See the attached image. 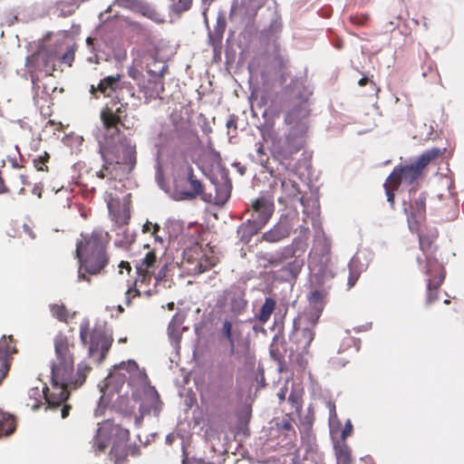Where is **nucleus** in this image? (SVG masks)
<instances>
[{
    "mask_svg": "<svg viewBox=\"0 0 464 464\" xmlns=\"http://www.w3.org/2000/svg\"><path fill=\"white\" fill-rule=\"evenodd\" d=\"M74 336L59 332L53 338L54 359L51 361V382L54 388L76 390L86 380L91 367L84 362L77 364L74 372Z\"/></svg>",
    "mask_w": 464,
    "mask_h": 464,
    "instance_id": "1",
    "label": "nucleus"
},
{
    "mask_svg": "<svg viewBox=\"0 0 464 464\" xmlns=\"http://www.w3.org/2000/svg\"><path fill=\"white\" fill-rule=\"evenodd\" d=\"M258 130L263 140L270 142L269 150L272 158L285 169H289L294 155L304 149L306 135L290 129L280 135L276 132L273 125L267 123L261 125Z\"/></svg>",
    "mask_w": 464,
    "mask_h": 464,
    "instance_id": "2",
    "label": "nucleus"
},
{
    "mask_svg": "<svg viewBox=\"0 0 464 464\" xmlns=\"http://www.w3.org/2000/svg\"><path fill=\"white\" fill-rule=\"evenodd\" d=\"M100 237L101 234L93 231L91 237H84V241L81 240L76 244L75 255L79 263V280L90 282L86 275H97L108 264L106 250Z\"/></svg>",
    "mask_w": 464,
    "mask_h": 464,
    "instance_id": "3",
    "label": "nucleus"
},
{
    "mask_svg": "<svg viewBox=\"0 0 464 464\" xmlns=\"http://www.w3.org/2000/svg\"><path fill=\"white\" fill-rule=\"evenodd\" d=\"M80 340L88 348V356L97 364L106 358L113 343L112 329L105 321H97L90 332L88 318L80 324Z\"/></svg>",
    "mask_w": 464,
    "mask_h": 464,
    "instance_id": "4",
    "label": "nucleus"
},
{
    "mask_svg": "<svg viewBox=\"0 0 464 464\" xmlns=\"http://www.w3.org/2000/svg\"><path fill=\"white\" fill-rule=\"evenodd\" d=\"M121 370H125L130 374H139L144 382V387L146 385H150L148 383L147 374L140 371L136 361L132 359H130L127 362L122 361L120 363L113 365V370L109 372L102 384L99 385L100 392H102L99 399V407H105L111 400V396L114 393L120 392L126 381L125 373L120 372Z\"/></svg>",
    "mask_w": 464,
    "mask_h": 464,
    "instance_id": "5",
    "label": "nucleus"
},
{
    "mask_svg": "<svg viewBox=\"0 0 464 464\" xmlns=\"http://www.w3.org/2000/svg\"><path fill=\"white\" fill-rule=\"evenodd\" d=\"M427 197L426 191L418 193L415 188H411L408 191V198L402 199L403 213L411 231L417 230L419 225L426 219Z\"/></svg>",
    "mask_w": 464,
    "mask_h": 464,
    "instance_id": "6",
    "label": "nucleus"
},
{
    "mask_svg": "<svg viewBox=\"0 0 464 464\" xmlns=\"http://www.w3.org/2000/svg\"><path fill=\"white\" fill-rule=\"evenodd\" d=\"M146 68L148 78L146 82H139L140 91L147 99L160 98V94L164 92L163 76L168 69V64L166 62L152 57V61L147 64Z\"/></svg>",
    "mask_w": 464,
    "mask_h": 464,
    "instance_id": "7",
    "label": "nucleus"
},
{
    "mask_svg": "<svg viewBox=\"0 0 464 464\" xmlns=\"http://www.w3.org/2000/svg\"><path fill=\"white\" fill-rule=\"evenodd\" d=\"M285 108L284 122L290 130L306 135L311 114L310 102H281Z\"/></svg>",
    "mask_w": 464,
    "mask_h": 464,
    "instance_id": "8",
    "label": "nucleus"
},
{
    "mask_svg": "<svg viewBox=\"0 0 464 464\" xmlns=\"http://www.w3.org/2000/svg\"><path fill=\"white\" fill-rule=\"evenodd\" d=\"M53 32H47L37 42H34L35 50L31 53V68L34 67L43 70L46 74H51L54 69V63L57 59L56 51L48 48L44 43L53 36Z\"/></svg>",
    "mask_w": 464,
    "mask_h": 464,
    "instance_id": "9",
    "label": "nucleus"
},
{
    "mask_svg": "<svg viewBox=\"0 0 464 464\" xmlns=\"http://www.w3.org/2000/svg\"><path fill=\"white\" fill-rule=\"evenodd\" d=\"M314 89L305 76H295L279 93L281 102H310Z\"/></svg>",
    "mask_w": 464,
    "mask_h": 464,
    "instance_id": "10",
    "label": "nucleus"
},
{
    "mask_svg": "<svg viewBox=\"0 0 464 464\" xmlns=\"http://www.w3.org/2000/svg\"><path fill=\"white\" fill-rule=\"evenodd\" d=\"M119 443L126 442L130 438V431L120 424H115L110 420L103 421L96 430L94 435V445L99 451H103L109 445L110 440Z\"/></svg>",
    "mask_w": 464,
    "mask_h": 464,
    "instance_id": "11",
    "label": "nucleus"
},
{
    "mask_svg": "<svg viewBox=\"0 0 464 464\" xmlns=\"http://www.w3.org/2000/svg\"><path fill=\"white\" fill-rule=\"evenodd\" d=\"M111 105H116L117 103H121L120 107H117L115 110L112 107H110L109 104L106 105L105 109L101 112V120L104 126V128L108 130H112L111 135L119 134L120 129L118 125L121 124L122 127L129 129L130 127L126 124V106L128 103L123 105L121 102L120 94L117 93L115 98H112L111 101Z\"/></svg>",
    "mask_w": 464,
    "mask_h": 464,
    "instance_id": "12",
    "label": "nucleus"
},
{
    "mask_svg": "<svg viewBox=\"0 0 464 464\" xmlns=\"http://www.w3.org/2000/svg\"><path fill=\"white\" fill-rule=\"evenodd\" d=\"M59 389H60V391L57 393H49V392H48L49 389L45 385L42 390L44 401L42 402L41 401L34 398V402L33 404H31V410L37 411L41 408L42 405L44 406L45 411L48 409L55 410V409L59 408L60 406H63L62 410H61V416L63 419H65L69 415V412L71 410V405H69L65 402L68 401V399L70 397V392L72 390L71 389L63 390V388H59Z\"/></svg>",
    "mask_w": 464,
    "mask_h": 464,
    "instance_id": "13",
    "label": "nucleus"
},
{
    "mask_svg": "<svg viewBox=\"0 0 464 464\" xmlns=\"http://www.w3.org/2000/svg\"><path fill=\"white\" fill-rule=\"evenodd\" d=\"M293 331L289 334V340L295 347H291V352L298 353L296 361L302 365L304 355L308 354V348L314 339V332L311 327L298 328L296 319L293 321Z\"/></svg>",
    "mask_w": 464,
    "mask_h": 464,
    "instance_id": "14",
    "label": "nucleus"
},
{
    "mask_svg": "<svg viewBox=\"0 0 464 464\" xmlns=\"http://www.w3.org/2000/svg\"><path fill=\"white\" fill-rule=\"evenodd\" d=\"M425 274L430 276L427 280L426 304L429 305L438 299V288L445 278V271L438 260H427L424 266Z\"/></svg>",
    "mask_w": 464,
    "mask_h": 464,
    "instance_id": "15",
    "label": "nucleus"
},
{
    "mask_svg": "<svg viewBox=\"0 0 464 464\" xmlns=\"http://www.w3.org/2000/svg\"><path fill=\"white\" fill-rule=\"evenodd\" d=\"M423 169L417 161L414 160L411 164L396 166L386 179V183L397 187L401 182L412 184L422 174Z\"/></svg>",
    "mask_w": 464,
    "mask_h": 464,
    "instance_id": "16",
    "label": "nucleus"
},
{
    "mask_svg": "<svg viewBox=\"0 0 464 464\" xmlns=\"http://www.w3.org/2000/svg\"><path fill=\"white\" fill-rule=\"evenodd\" d=\"M143 396L140 404V415L135 416V423L139 425L144 415L153 412L155 416L159 415L161 409V401L160 399V394L155 389L154 386L146 385L143 388Z\"/></svg>",
    "mask_w": 464,
    "mask_h": 464,
    "instance_id": "17",
    "label": "nucleus"
},
{
    "mask_svg": "<svg viewBox=\"0 0 464 464\" xmlns=\"http://www.w3.org/2000/svg\"><path fill=\"white\" fill-rule=\"evenodd\" d=\"M118 150L122 156H115V162L119 165H125V174L129 175L134 169L137 163L136 143L130 139L123 137L119 140Z\"/></svg>",
    "mask_w": 464,
    "mask_h": 464,
    "instance_id": "18",
    "label": "nucleus"
},
{
    "mask_svg": "<svg viewBox=\"0 0 464 464\" xmlns=\"http://www.w3.org/2000/svg\"><path fill=\"white\" fill-rule=\"evenodd\" d=\"M203 14L206 15V11L203 12ZM204 21L208 28V43L212 47L214 55L220 54L223 35L227 27L226 16L222 12L218 14L213 32L209 29L207 16H205Z\"/></svg>",
    "mask_w": 464,
    "mask_h": 464,
    "instance_id": "19",
    "label": "nucleus"
},
{
    "mask_svg": "<svg viewBox=\"0 0 464 464\" xmlns=\"http://www.w3.org/2000/svg\"><path fill=\"white\" fill-rule=\"evenodd\" d=\"M304 260L301 257H295L293 260L283 265L278 270L271 272L274 280L280 283H295Z\"/></svg>",
    "mask_w": 464,
    "mask_h": 464,
    "instance_id": "20",
    "label": "nucleus"
},
{
    "mask_svg": "<svg viewBox=\"0 0 464 464\" xmlns=\"http://www.w3.org/2000/svg\"><path fill=\"white\" fill-rule=\"evenodd\" d=\"M16 353L17 350L13 336L3 335L0 339V385L7 376L13 360V354Z\"/></svg>",
    "mask_w": 464,
    "mask_h": 464,
    "instance_id": "21",
    "label": "nucleus"
},
{
    "mask_svg": "<svg viewBox=\"0 0 464 464\" xmlns=\"http://www.w3.org/2000/svg\"><path fill=\"white\" fill-rule=\"evenodd\" d=\"M292 229V219L286 215H282L273 227L263 233L262 240L267 243H278L288 237Z\"/></svg>",
    "mask_w": 464,
    "mask_h": 464,
    "instance_id": "22",
    "label": "nucleus"
},
{
    "mask_svg": "<svg viewBox=\"0 0 464 464\" xmlns=\"http://www.w3.org/2000/svg\"><path fill=\"white\" fill-rule=\"evenodd\" d=\"M252 207L253 213L250 218L266 226L275 210L273 200L267 197L260 196L253 201Z\"/></svg>",
    "mask_w": 464,
    "mask_h": 464,
    "instance_id": "23",
    "label": "nucleus"
},
{
    "mask_svg": "<svg viewBox=\"0 0 464 464\" xmlns=\"http://www.w3.org/2000/svg\"><path fill=\"white\" fill-rule=\"evenodd\" d=\"M113 5L139 13L154 21L158 19L159 14L146 0H114Z\"/></svg>",
    "mask_w": 464,
    "mask_h": 464,
    "instance_id": "24",
    "label": "nucleus"
},
{
    "mask_svg": "<svg viewBox=\"0 0 464 464\" xmlns=\"http://www.w3.org/2000/svg\"><path fill=\"white\" fill-rule=\"evenodd\" d=\"M187 180L190 189L177 190L173 196L175 200H191L203 193L202 183L195 177L193 168L190 165L187 167Z\"/></svg>",
    "mask_w": 464,
    "mask_h": 464,
    "instance_id": "25",
    "label": "nucleus"
},
{
    "mask_svg": "<svg viewBox=\"0 0 464 464\" xmlns=\"http://www.w3.org/2000/svg\"><path fill=\"white\" fill-rule=\"evenodd\" d=\"M265 227L257 220L252 218H247L245 222L240 224L236 231L237 234V245H247L252 237L258 234V232Z\"/></svg>",
    "mask_w": 464,
    "mask_h": 464,
    "instance_id": "26",
    "label": "nucleus"
},
{
    "mask_svg": "<svg viewBox=\"0 0 464 464\" xmlns=\"http://www.w3.org/2000/svg\"><path fill=\"white\" fill-rule=\"evenodd\" d=\"M210 180L215 188V204L223 206L231 195V180L227 173H222L219 179L218 178H211Z\"/></svg>",
    "mask_w": 464,
    "mask_h": 464,
    "instance_id": "27",
    "label": "nucleus"
},
{
    "mask_svg": "<svg viewBox=\"0 0 464 464\" xmlns=\"http://www.w3.org/2000/svg\"><path fill=\"white\" fill-rule=\"evenodd\" d=\"M156 261V253L154 250H150L143 258L140 259V263L136 264V273L139 276L142 277V281L150 279V273L149 272V269L155 266Z\"/></svg>",
    "mask_w": 464,
    "mask_h": 464,
    "instance_id": "28",
    "label": "nucleus"
},
{
    "mask_svg": "<svg viewBox=\"0 0 464 464\" xmlns=\"http://www.w3.org/2000/svg\"><path fill=\"white\" fill-rule=\"evenodd\" d=\"M120 74L115 76L109 75L100 81L97 85L99 92L102 93L106 97L114 98L113 93H117L118 86L120 85Z\"/></svg>",
    "mask_w": 464,
    "mask_h": 464,
    "instance_id": "29",
    "label": "nucleus"
},
{
    "mask_svg": "<svg viewBox=\"0 0 464 464\" xmlns=\"http://www.w3.org/2000/svg\"><path fill=\"white\" fill-rule=\"evenodd\" d=\"M16 428L14 415L0 410V437L9 436Z\"/></svg>",
    "mask_w": 464,
    "mask_h": 464,
    "instance_id": "30",
    "label": "nucleus"
},
{
    "mask_svg": "<svg viewBox=\"0 0 464 464\" xmlns=\"http://www.w3.org/2000/svg\"><path fill=\"white\" fill-rule=\"evenodd\" d=\"M247 304V301L245 298V294L243 291H235L232 293L230 296L229 305L232 313L236 314H240L243 311H245Z\"/></svg>",
    "mask_w": 464,
    "mask_h": 464,
    "instance_id": "31",
    "label": "nucleus"
},
{
    "mask_svg": "<svg viewBox=\"0 0 464 464\" xmlns=\"http://www.w3.org/2000/svg\"><path fill=\"white\" fill-rule=\"evenodd\" d=\"M368 266L369 262L363 253L354 255L348 264L349 271L358 272L359 275L364 272Z\"/></svg>",
    "mask_w": 464,
    "mask_h": 464,
    "instance_id": "32",
    "label": "nucleus"
},
{
    "mask_svg": "<svg viewBox=\"0 0 464 464\" xmlns=\"http://www.w3.org/2000/svg\"><path fill=\"white\" fill-rule=\"evenodd\" d=\"M334 450L338 463L351 464V450L345 441H342V444L335 443Z\"/></svg>",
    "mask_w": 464,
    "mask_h": 464,
    "instance_id": "33",
    "label": "nucleus"
},
{
    "mask_svg": "<svg viewBox=\"0 0 464 464\" xmlns=\"http://www.w3.org/2000/svg\"><path fill=\"white\" fill-rule=\"evenodd\" d=\"M445 148H431L430 150H427L417 158V164H419L420 168L424 169L430 160L436 159L438 156L442 154L445 151Z\"/></svg>",
    "mask_w": 464,
    "mask_h": 464,
    "instance_id": "34",
    "label": "nucleus"
},
{
    "mask_svg": "<svg viewBox=\"0 0 464 464\" xmlns=\"http://www.w3.org/2000/svg\"><path fill=\"white\" fill-rule=\"evenodd\" d=\"M276 305V303L273 298L266 297L263 304L259 309L258 314L256 315L257 319L261 323H266L274 312Z\"/></svg>",
    "mask_w": 464,
    "mask_h": 464,
    "instance_id": "35",
    "label": "nucleus"
},
{
    "mask_svg": "<svg viewBox=\"0 0 464 464\" xmlns=\"http://www.w3.org/2000/svg\"><path fill=\"white\" fill-rule=\"evenodd\" d=\"M110 454L111 455L112 458L115 459L117 464L123 463L124 461L127 460L128 457L127 445H123V443L113 441Z\"/></svg>",
    "mask_w": 464,
    "mask_h": 464,
    "instance_id": "36",
    "label": "nucleus"
},
{
    "mask_svg": "<svg viewBox=\"0 0 464 464\" xmlns=\"http://www.w3.org/2000/svg\"><path fill=\"white\" fill-rule=\"evenodd\" d=\"M169 13L179 15L191 8L193 0H169Z\"/></svg>",
    "mask_w": 464,
    "mask_h": 464,
    "instance_id": "37",
    "label": "nucleus"
},
{
    "mask_svg": "<svg viewBox=\"0 0 464 464\" xmlns=\"http://www.w3.org/2000/svg\"><path fill=\"white\" fill-rule=\"evenodd\" d=\"M155 169V181L159 188L165 192L169 189V184L165 179L163 167L160 159V155L158 154L156 157V163L154 166Z\"/></svg>",
    "mask_w": 464,
    "mask_h": 464,
    "instance_id": "38",
    "label": "nucleus"
},
{
    "mask_svg": "<svg viewBox=\"0 0 464 464\" xmlns=\"http://www.w3.org/2000/svg\"><path fill=\"white\" fill-rule=\"evenodd\" d=\"M221 334H222L223 337H225L227 340V342L229 343L230 354H234L235 353V343H236V341H235V338H234V335H233V324L227 319H225L223 321Z\"/></svg>",
    "mask_w": 464,
    "mask_h": 464,
    "instance_id": "39",
    "label": "nucleus"
},
{
    "mask_svg": "<svg viewBox=\"0 0 464 464\" xmlns=\"http://www.w3.org/2000/svg\"><path fill=\"white\" fill-rule=\"evenodd\" d=\"M334 277L333 273L326 267H320L314 275V285L324 286L325 282Z\"/></svg>",
    "mask_w": 464,
    "mask_h": 464,
    "instance_id": "40",
    "label": "nucleus"
},
{
    "mask_svg": "<svg viewBox=\"0 0 464 464\" xmlns=\"http://www.w3.org/2000/svg\"><path fill=\"white\" fill-rule=\"evenodd\" d=\"M50 311L53 317L57 318L61 322H66L68 317V312L64 304H50Z\"/></svg>",
    "mask_w": 464,
    "mask_h": 464,
    "instance_id": "41",
    "label": "nucleus"
},
{
    "mask_svg": "<svg viewBox=\"0 0 464 464\" xmlns=\"http://www.w3.org/2000/svg\"><path fill=\"white\" fill-rule=\"evenodd\" d=\"M49 158L50 156L45 150L44 151V154H39L34 158L33 155H31V160L38 171L47 170L48 168L45 163L48 161Z\"/></svg>",
    "mask_w": 464,
    "mask_h": 464,
    "instance_id": "42",
    "label": "nucleus"
},
{
    "mask_svg": "<svg viewBox=\"0 0 464 464\" xmlns=\"http://www.w3.org/2000/svg\"><path fill=\"white\" fill-rule=\"evenodd\" d=\"M76 51L75 44H71L67 47L66 52L58 58L60 63L66 64L68 66H72L74 61V53Z\"/></svg>",
    "mask_w": 464,
    "mask_h": 464,
    "instance_id": "43",
    "label": "nucleus"
},
{
    "mask_svg": "<svg viewBox=\"0 0 464 464\" xmlns=\"http://www.w3.org/2000/svg\"><path fill=\"white\" fill-rule=\"evenodd\" d=\"M244 5H246V12L250 16H256L257 11L264 5L265 0H244Z\"/></svg>",
    "mask_w": 464,
    "mask_h": 464,
    "instance_id": "44",
    "label": "nucleus"
},
{
    "mask_svg": "<svg viewBox=\"0 0 464 464\" xmlns=\"http://www.w3.org/2000/svg\"><path fill=\"white\" fill-rule=\"evenodd\" d=\"M326 292L320 289H315L307 296L308 302L311 306L324 305L323 299Z\"/></svg>",
    "mask_w": 464,
    "mask_h": 464,
    "instance_id": "45",
    "label": "nucleus"
},
{
    "mask_svg": "<svg viewBox=\"0 0 464 464\" xmlns=\"http://www.w3.org/2000/svg\"><path fill=\"white\" fill-rule=\"evenodd\" d=\"M168 335L170 341L176 347H179L182 333L179 327H175L171 324L168 325Z\"/></svg>",
    "mask_w": 464,
    "mask_h": 464,
    "instance_id": "46",
    "label": "nucleus"
},
{
    "mask_svg": "<svg viewBox=\"0 0 464 464\" xmlns=\"http://www.w3.org/2000/svg\"><path fill=\"white\" fill-rule=\"evenodd\" d=\"M285 257L286 255H282L279 256L271 254H266L263 256V259L266 261V264L264 265V267L267 268L268 266H277L282 263L283 259H285Z\"/></svg>",
    "mask_w": 464,
    "mask_h": 464,
    "instance_id": "47",
    "label": "nucleus"
},
{
    "mask_svg": "<svg viewBox=\"0 0 464 464\" xmlns=\"http://www.w3.org/2000/svg\"><path fill=\"white\" fill-rule=\"evenodd\" d=\"M323 308H324V305L311 306L308 318H309V322L311 324L310 327L312 329L316 325L317 321L321 316Z\"/></svg>",
    "mask_w": 464,
    "mask_h": 464,
    "instance_id": "48",
    "label": "nucleus"
},
{
    "mask_svg": "<svg viewBox=\"0 0 464 464\" xmlns=\"http://www.w3.org/2000/svg\"><path fill=\"white\" fill-rule=\"evenodd\" d=\"M237 418L238 426L247 430V426L251 418V410L246 408L244 411L237 413Z\"/></svg>",
    "mask_w": 464,
    "mask_h": 464,
    "instance_id": "49",
    "label": "nucleus"
},
{
    "mask_svg": "<svg viewBox=\"0 0 464 464\" xmlns=\"http://www.w3.org/2000/svg\"><path fill=\"white\" fill-rule=\"evenodd\" d=\"M291 188L287 191V196L291 198L293 200L299 201L302 205H304L303 197H299L301 191L299 189V185L295 181H290Z\"/></svg>",
    "mask_w": 464,
    "mask_h": 464,
    "instance_id": "50",
    "label": "nucleus"
},
{
    "mask_svg": "<svg viewBox=\"0 0 464 464\" xmlns=\"http://www.w3.org/2000/svg\"><path fill=\"white\" fill-rule=\"evenodd\" d=\"M99 152L103 161L102 168L108 170L110 169V165L112 164V160L108 159L107 149L105 146L102 144L101 141H99Z\"/></svg>",
    "mask_w": 464,
    "mask_h": 464,
    "instance_id": "51",
    "label": "nucleus"
},
{
    "mask_svg": "<svg viewBox=\"0 0 464 464\" xmlns=\"http://www.w3.org/2000/svg\"><path fill=\"white\" fill-rule=\"evenodd\" d=\"M392 187V185L389 186L388 183H386V181L383 184V188H384V190H385V195H386V198H387V201L390 203L392 209H394V206H395V194H394Z\"/></svg>",
    "mask_w": 464,
    "mask_h": 464,
    "instance_id": "52",
    "label": "nucleus"
},
{
    "mask_svg": "<svg viewBox=\"0 0 464 464\" xmlns=\"http://www.w3.org/2000/svg\"><path fill=\"white\" fill-rule=\"evenodd\" d=\"M128 74L130 78H132L136 82L138 86H139V82H146L142 73L135 67H132V66L130 67L128 70Z\"/></svg>",
    "mask_w": 464,
    "mask_h": 464,
    "instance_id": "53",
    "label": "nucleus"
},
{
    "mask_svg": "<svg viewBox=\"0 0 464 464\" xmlns=\"http://www.w3.org/2000/svg\"><path fill=\"white\" fill-rule=\"evenodd\" d=\"M288 401L291 403L293 408H295L296 410L301 408L300 397L296 392L291 391L288 395Z\"/></svg>",
    "mask_w": 464,
    "mask_h": 464,
    "instance_id": "54",
    "label": "nucleus"
},
{
    "mask_svg": "<svg viewBox=\"0 0 464 464\" xmlns=\"http://www.w3.org/2000/svg\"><path fill=\"white\" fill-rule=\"evenodd\" d=\"M353 431V424L352 421L348 419L345 423L344 427L341 431V440L342 441H345L346 438L352 433Z\"/></svg>",
    "mask_w": 464,
    "mask_h": 464,
    "instance_id": "55",
    "label": "nucleus"
},
{
    "mask_svg": "<svg viewBox=\"0 0 464 464\" xmlns=\"http://www.w3.org/2000/svg\"><path fill=\"white\" fill-rule=\"evenodd\" d=\"M168 269H169V263H165L160 269L159 271L157 272V274H155L154 276V279L156 281V283H159L160 282L162 279H164L167 276V272H168Z\"/></svg>",
    "mask_w": 464,
    "mask_h": 464,
    "instance_id": "56",
    "label": "nucleus"
},
{
    "mask_svg": "<svg viewBox=\"0 0 464 464\" xmlns=\"http://www.w3.org/2000/svg\"><path fill=\"white\" fill-rule=\"evenodd\" d=\"M184 320H185V316L183 314H175L169 324H171L175 327H179L181 326V324L184 323Z\"/></svg>",
    "mask_w": 464,
    "mask_h": 464,
    "instance_id": "57",
    "label": "nucleus"
},
{
    "mask_svg": "<svg viewBox=\"0 0 464 464\" xmlns=\"http://www.w3.org/2000/svg\"><path fill=\"white\" fill-rule=\"evenodd\" d=\"M208 151L216 163H218V164L221 163L222 158H221L219 151H218L216 149H214L211 145L208 146Z\"/></svg>",
    "mask_w": 464,
    "mask_h": 464,
    "instance_id": "58",
    "label": "nucleus"
},
{
    "mask_svg": "<svg viewBox=\"0 0 464 464\" xmlns=\"http://www.w3.org/2000/svg\"><path fill=\"white\" fill-rule=\"evenodd\" d=\"M136 284V282L134 283ZM133 292L134 293V295H140V292L135 287V285H133L132 286L129 287L128 290L126 291L125 293V304L127 305H130V303H131V297H130V293Z\"/></svg>",
    "mask_w": 464,
    "mask_h": 464,
    "instance_id": "59",
    "label": "nucleus"
},
{
    "mask_svg": "<svg viewBox=\"0 0 464 464\" xmlns=\"http://www.w3.org/2000/svg\"><path fill=\"white\" fill-rule=\"evenodd\" d=\"M182 464H216L211 461H206L202 458H193L191 460H188L186 457L182 459Z\"/></svg>",
    "mask_w": 464,
    "mask_h": 464,
    "instance_id": "60",
    "label": "nucleus"
},
{
    "mask_svg": "<svg viewBox=\"0 0 464 464\" xmlns=\"http://www.w3.org/2000/svg\"><path fill=\"white\" fill-rule=\"evenodd\" d=\"M361 275L358 274V272L354 273L353 271H349V276L347 279V285L349 288H352L359 279Z\"/></svg>",
    "mask_w": 464,
    "mask_h": 464,
    "instance_id": "61",
    "label": "nucleus"
},
{
    "mask_svg": "<svg viewBox=\"0 0 464 464\" xmlns=\"http://www.w3.org/2000/svg\"><path fill=\"white\" fill-rule=\"evenodd\" d=\"M276 425L277 427V430H290L293 429V426H292L290 420H282L281 421L276 422Z\"/></svg>",
    "mask_w": 464,
    "mask_h": 464,
    "instance_id": "62",
    "label": "nucleus"
},
{
    "mask_svg": "<svg viewBox=\"0 0 464 464\" xmlns=\"http://www.w3.org/2000/svg\"><path fill=\"white\" fill-rule=\"evenodd\" d=\"M127 449H128V455L130 454L132 457H137V456L140 455V447L136 443L127 446Z\"/></svg>",
    "mask_w": 464,
    "mask_h": 464,
    "instance_id": "63",
    "label": "nucleus"
},
{
    "mask_svg": "<svg viewBox=\"0 0 464 464\" xmlns=\"http://www.w3.org/2000/svg\"><path fill=\"white\" fill-rule=\"evenodd\" d=\"M310 164V161H309V159H307L306 157H304V161H302L301 160H298L294 165L293 167L295 168V169H300V168H307Z\"/></svg>",
    "mask_w": 464,
    "mask_h": 464,
    "instance_id": "64",
    "label": "nucleus"
}]
</instances>
